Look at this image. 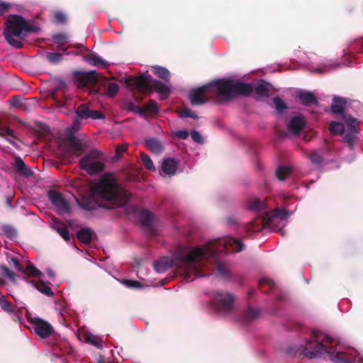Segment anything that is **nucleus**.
I'll use <instances>...</instances> for the list:
<instances>
[{"label": "nucleus", "instance_id": "f257e3e1", "mask_svg": "<svg viewBox=\"0 0 363 363\" xmlns=\"http://www.w3.org/2000/svg\"><path fill=\"white\" fill-rule=\"evenodd\" d=\"M245 248L242 242L234 238H225L208 242L203 247H196L190 252L186 254L184 249L181 246L177 249L173 258L162 257L154 264L155 269L162 273L172 267L181 268L184 273L196 272L197 267L196 262L198 259H207L216 257L217 254L224 253L229 249L234 252H240Z\"/></svg>", "mask_w": 363, "mask_h": 363}, {"label": "nucleus", "instance_id": "f03ea898", "mask_svg": "<svg viewBox=\"0 0 363 363\" xmlns=\"http://www.w3.org/2000/svg\"><path fill=\"white\" fill-rule=\"evenodd\" d=\"M92 190L100 199V203L93 201H84L82 207L87 211L94 210L98 206L107 210L121 208L126 204L130 196L111 173L104 174Z\"/></svg>", "mask_w": 363, "mask_h": 363}, {"label": "nucleus", "instance_id": "7ed1b4c3", "mask_svg": "<svg viewBox=\"0 0 363 363\" xmlns=\"http://www.w3.org/2000/svg\"><path fill=\"white\" fill-rule=\"evenodd\" d=\"M312 340H306L304 346L296 350L289 351L295 355H301L304 357L314 359L324 357L325 355L334 363H354L352 355L343 352L337 351V347L332 346L334 339L314 330L312 331Z\"/></svg>", "mask_w": 363, "mask_h": 363}, {"label": "nucleus", "instance_id": "20e7f679", "mask_svg": "<svg viewBox=\"0 0 363 363\" xmlns=\"http://www.w3.org/2000/svg\"><path fill=\"white\" fill-rule=\"evenodd\" d=\"M125 84L132 91H137L133 93V97L138 102L143 101V94H150L153 91L152 87L159 94L162 100L167 99L170 94V89L167 85L159 80L152 81L150 75L145 76L143 74L138 77H127Z\"/></svg>", "mask_w": 363, "mask_h": 363}, {"label": "nucleus", "instance_id": "39448f33", "mask_svg": "<svg viewBox=\"0 0 363 363\" xmlns=\"http://www.w3.org/2000/svg\"><path fill=\"white\" fill-rule=\"evenodd\" d=\"M213 99L220 98L229 101L238 96H248L253 92L250 84L220 79L208 83Z\"/></svg>", "mask_w": 363, "mask_h": 363}, {"label": "nucleus", "instance_id": "423d86ee", "mask_svg": "<svg viewBox=\"0 0 363 363\" xmlns=\"http://www.w3.org/2000/svg\"><path fill=\"white\" fill-rule=\"evenodd\" d=\"M38 30V26L30 25L21 16L11 15L5 25L4 37L11 45L21 48L23 47L22 42L14 37L23 39L28 33H35Z\"/></svg>", "mask_w": 363, "mask_h": 363}, {"label": "nucleus", "instance_id": "0eeeda50", "mask_svg": "<svg viewBox=\"0 0 363 363\" xmlns=\"http://www.w3.org/2000/svg\"><path fill=\"white\" fill-rule=\"evenodd\" d=\"M101 156L102 153L99 150H91L79 160L78 166L80 169L85 171L89 175L97 174L102 172L105 167L102 162L97 160Z\"/></svg>", "mask_w": 363, "mask_h": 363}, {"label": "nucleus", "instance_id": "6e6552de", "mask_svg": "<svg viewBox=\"0 0 363 363\" xmlns=\"http://www.w3.org/2000/svg\"><path fill=\"white\" fill-rule=\"evenodd\" d=\"M289 215V212L284 209H276L272 212H267L257 220L251 221L245 225V230L247 233H255L259 231L262 227L269 226L274 218L284 219Z\"/></svg>", "mask_w": 363, "mask_h": 363}, {"label": "nucleus", "instance_id": "1a4fd4ad", "mask_svg": "<svg viewBox=\"0 0 363 363\" xmlns=\"http://www.w3.org/2000/svg\"><path fill=\"white\" fill-rule=\"evenodd\" d=\"M235 296L227 291L218 290L212 294V304L215 309L223 314H228L234 310Z\"/></svg>", "mask_w": 363, "mask_h": 363}, {"label": "nucleus", "instance_id": "9d476101", "mask_svg": "<svg viewBox=\"0 0 363 363\" xmlns=\"http://www.w3.org/2000/svg\"><path fill=\"white\" fill-rule=\"evenodd\" d=\"M73 80L79 86L95 85L101 80V76L94 70L89 72L75 71L73 72Z\"/></svg>", "mask_w": 363, "mask_h": 363}, {"label": "nucleus", "instance_id": "9b49d317", "mask_svg": "<svg viewBox=\"0 0 363 363\" xmlns=\"http://www.w3.org/2000/svg\"><path fill=\"white\" fill-rule=\"evenodd\" d=\"M213 99L209 84H207L189 92V100L192 106L201 105Z\"/></svg>", "mask_w": 363, "mask_h": 363}, {"label": "nucleus", "instance_id": "f8f14e48", "mask_svg": "<svg viewBox=\"0 0 363 363\" xmlns=\"http://www.w3.org/2000/svg\"><path fill=\"white\" fill-rule=\"evenodd\" d=\"M48 197L52 204L57 209L59 213H70L69 205L61 192L54 189H50L48 191Z\"/></svg>", "mask_w": 363, "mask_h": 363}, {"label": "nucleus", "instance_id": "ddd939ff", "mask_svg": "<svg viewBox=\"0 0 363 363\" xmlns=\"http://www.w3.org/2000/svg\"><path fill=\"white\" fill-rule=\"evenodd\" d=\"M35 333L41 338H47L54 333L52 326L47 321L40 318H35L32 320Z\"/></svg>", "mask_w": 363, "mask_h": 363}, {"label": "nucleus", "instance_id": "4468645a", "mask_svg": "<svg viewBox=\"0 0 363 363\" xmlns=\"http://www.w3.org/2000/svg\"><path fill=\"white\" fill-rule=\"evenodd\" d=\"M77 116L81 119H102L104 114L100 111L91 110L86 104L79 105L75 111Z\"/></svg>", "mask_w": 363, "mask_h": 363}, {"label": "nucleus", "instance_id": "2eb2a0df", "mask_svg": "<svg viewBox=\"0 0 363 363\" xmlns=\"http://www.w3.org/2000/svg\"><path fill=\"white\" fill-rule=\"evenodd\" d=\"M138 218L143 227L151 235L155 234L153 215L148 210L143 209L138 213Z\"/></svg>", "mask_w": 363, "mask_h": 363}, {"label": "nucleus", "instance_id": "dca6fc26", "mask_svg": "<svg viewBox=\"0 0 363 363\" xmlns=\"http://www.w3.org/2000/svg\"><path fill=\"white\" fill-rule=\"evenodd\" d=\"M69 148L72 154L77 157H80L86 150V147L82 144L80 139L74 135L68 137Z\"/></svg>", "mask_w": 363, "mask_h": 363}, {"label": "nucleus", "instance_id": "f3484780", "mask_svg": "<svg viewBox=\"0 0 363 363\" xmlns=\"http://www.w3.org/2000/svg\"><path fill=\"white\" fill-rule=\"evenodd\" d=\"M305 126V121L301 116L293 117L287 124V128L289 132L294 135H298Z\"/></svg>", "mask_w": 363, "mask_h": 363}, {"label": "nucleus", "instance_id": "a211bd4d", "mask_svg": "<svg viewBox=\"0 0 363 363\" xmlns=\"http://www.w3.org/2000/svg\"><path fill=\"white\" fill-rule=\"evenodd\" d=\"M84 60L89 64L98 68H106L109 66V63L107 61L101 58L94 53L84 56Z\"/></svg>", "mask_w": 363, "mask_h": 363}, {"label": "nucleus", "instance_id": "6ab92c4d", "mask_svg": "<svg viewBox=\"0 0 363 363\" xmlns=\"http://www.w3.org/2000/svg\"><path fill=\"white\" fill-rule=\"evenodd\" d=\"M346 104V100L344 98L339 96H334L333 99V103L331 104V111L335 114H345V106Z\"/></svg>", "mask_w": 363, "mask_h": 363}, {"label": "nucleus", "instance_id": "aec40b11", "mask_svg": "<svg viewBox=\"0 0 363 363\" xmlns=\"http://www.w3.org/2000/svg\"><path fill=\"white\" fill-rule=\"evenodd\" d=\"M145 144L155 154H160L164 150L162 143L156 138L145 140Z\"/></svg>", "mask_w": 363, "mask_h": 363}, {"label": "nucleus", "instance_id": "412c9836", "mask_svg": "<svg viewBox=\"0 0 363 363\" xmlns=\"http://www.w3.org/2000/svg\"><path fill=\"white\" fill-rule=\"evenodd\" d=\"M8 120L6 118H0V136L4 137L6 140L10 143H13L12 141L8 138L10 137L11 138H16L13 131L7 127Z\"/></svg>", "mask_w": 363, "mask_h": 363}, {"label": "nucleus", "instance_id": "4be33fe9", "mask_svg": "<svg viewBox=\"0 0 363 363\" xmlns=\"http://www.w3.org/2000/svg\"><path fill=\"white\" fill-rule=\"evenodd\" d=\"M14 169L20 174L25 177H29L32 175L33 173L31 169L27 167L26 163L20 157H16L15 158Z\"/></svg>", "mask_w": 363, "mask_h": 363}, {"label": "nucleus", "instance_id": "5701e85b", "mask_svg": "<svg viewBox=\"0 0 363 363\" xmlns=\"http://www.w3.org/2000/svg\"><path fill=\"white\" fill-rule=\"evenodd\" d=\"M298 99L301 102L305 105H317L318 104V100L314 94L310 91H301L298 94Z\"/></svg>", "mask_w": 363, "mask_h": 363}, {"label": "nucleus", "instance_id": "b1692460", "mask_svg": "<svg viewBox=\"0 0 363 363\" xmlns=\"http://www.w3.org/2000/svg\"><path fill=\"white\" fill-rule=\"evenodd\" d=\"M177 169V162L174 159L167 158L164 160V161L162 162V169L165 174L168 175L174 174Z\"/></svg>", "mask_w": 363, "mask_h": 363}, {"label": "nucleus", "instance_id": "393cba45", "mask_svg": "<svg viewBox=\"0 0 363 363\" xmlns=\"http://www.w3.org/2000/svg\"><path fill=\"white\" fill-rule=\"evenodd\" d=\"M342 118L347 125L350 131L356 133H360V128H359V121H358L357 118L347 114H343Z\"/></svg>", "mask_w": 363, "mask_h": 363}, {"label": "nucleus", "instance_id": "a878e982", "mask_svg": "<svg viewBox=\"0 0 363 363\" xmlns=\"http://www.w3.org/2000/svg\"><path fill=\"white\" fill-rule=\"evenodd\" d=\"M102 83L106 86V94L110 97L116 95L119 90V86L116 82H110L105 78H101Z\"/></svg>", "mask_w": 363, "mask_h": 363}, {"label": "nucleus", "instance_id": "bb28decb", "mask_svg": "<svg viewBox=\"0 0 363 363\" xmlns=\"http://www.w3.org/2000/svg\"><path fill=\"white\" fill-rule=\"evenodd\" d=\"M93 232L88 228L80 229L77 233V239L84 244H89L92 240Z\"/></svg>", "mask_w": 363, "mask_h": 363}, {"label": "nucleus", "instance_id": "cd10ccee", "mask_svg": "<svg viewBox=\"0 0 363 363\" xmlns=\"http://www.w3.org/2000/svg\"><path fill=\"white\" fill-rule=\"evenodd\" d=\"M247 206L250 211L256 212H260L266 208L265 203L258 198L249 199Z\"/></svg>", "mask_w": 363, "mask_h": 363}, {"label": "nucleus", "instance_id": "c85d7f7f", "mask_svg": "<svg viewBox=\"0 0 363 363\" xmlns=\"http://www.w3.org/2000/svg\"><path fill=\"white\" fill-rule=\"evenodd\" d=\"M85 341L98 349H101L103 347L102 340L99 337L91 333H86L85 335Z\"/></svg>", "mask_w": 363, "mask_h": 363}, {"label": "nucleus", "instance_id": "c756f323", "mask_svg": "<svg viewBox=\"0 0 363 363\" xmlns=\"http://www.w3.org/2000/svg\"><path fill=\"white\" fill-rule=\"evenodd\" d=\"M52 22L56 24H66L67 22V17L65 12L55 10L52 11Z\"/></svg>", "mask_w": 363, "mask_h": 363}, {"label": "nucleus", "instance_id": "7c9ffc66", "mask_svg": "<svg viewBox=\"0 0 363 363\" xmlns=\"http://www.w3.org/2000/svg\"><path fill=\"white\" fill-rule=\"evenodd\" d=\"M152 69L154 74H155L159 78L166 82L169 81L170 78V72L167 69L157 65L154 66Z\"/></svg>", "mask_w": 363, "mask_h": 363}, {"label": "nucleus", "instance_id": "2f4dec72", "mask_svg": "<svg viewBox=\"0 0 363 363\" xmlns=\"http://www.w3.org/2000/svg\"><path fill=\"white\" fill-rule=\"evenodd\" d=\"M46 58L52 65L58 64L64 59L63 53L59 52H48L46 53Z\"/></svg>", "mask_w": 363, "mask_h": 363}, {"label": "nucleus", "instance_id": "473e14b6", "mask_svg": "<svg viewBox=\"0 0 363 363\" xmlns=\"http://www.w3.org/2000/svg\"><path fill=\"white\" fill-rule=\"evenodd\" d=\"M259 315V311L258 309L249 308L242 315V319L245 322H250L256 319Z\"/></svg>", "mask_w": 363, "mask_h": 363}, {"label": "nucleus", "instance_id": "72a5a7b5", "mask_svg": "<svg viewBox=\"0 0 363 363\" xmlns=\"http://www.w3.org/2000/svg\"><path fill=\"white\" fill-rule=\"evenodd\" d=\"M53 228L60 235V236L66 241L70 240L69 233L67 228L60 223H56Z\"/></svg>", "mask_w": 363, "mask_h": 363}, {"label": "nucleus", "instance_id": "f704fd0d", "mask_svg": "<svg viewBox=\"0 0 363 363\" xmlns=\"http://www.w3.org/2000/svg\"><path fill=\"white\" fill-rule=\"evenodd\" d=\"M255 94L257 96V99H259L260 97H267L269 94V89L267 84H258L255 86Z\"/></svg>", "mask_w": 363, "mask_h": 363}, {"label": "nucleus", "instance_id": "c9c22d12", "mask_svg": "<svg viewBox=\"0 0 363 363\" xmlns=\"http://www.w3.org/2000/svg\"><path fill=\"white\" fill-rule=\"evenodd\" d=\"M34 286L40 292L45 294L48 296H52L54 294L51 288L46 285L43 281H35L34 283Z\"/></svg>", "mask_w": 363, "mask_h": 363}, {"label": "nucleus", "instance_id": "e433bc0d", "mask_svg": "<svg viewBox=\"0 0 363 363\" xmlns=\"http://www.w3.org/2000/svg\"><path fill=\"white\" fill-rule=\"evenodd\" d=\"M143 108L145 109V113L147 112L151 115H157L159 112L158 104L153 99H150L147 104H145Z\"/></svg>", "mask_w": 363, "mask_h": 363}, {"label": "nucleus", "instance_id": "4c0bfd02", "mask_svg": "<svg viewBox=\"0 0 363 363\" xmlns=\"http://www.w3.org/2000/svg\"><path fill=\"white\" fill-rule=\"evenodd\" d=\"M308 158L313 164L317 166H321L324 162L323 157L316 150H312L308 155Z\"/></svg>", "mask_w": 363, "mask_h": 363}, {"label": "nucleus", "instance_id": "58836bf2", "mask_svg": "<svg viewBox=\"0 0 363 363\" xmlns=\"http://www.w3.org/2000/svg\"><path fill=\"white\" fill-rule=\"evenodd\" d=\"M329 129L333 134L341 135L345 132L344 124L336 121L330 122Z\"/></svg>", "mask_w": 363, "mask_h": 363}, {"label": "nucleus", "instance_id": "ea45409f", "mask_svg": "<svg viewBox=\"0 0 363 363\" xmlns=\"http://www.w3.org/2000/svg\"><path fill=\"white\" fill-rule=\"evenodd\" d=\"M259 284L260 288L263 290L264 293H268L269 291L272 290L275 286L274 281L267 278L262 279L259 281Z\"/></svg>", "mask_w": 363, "mask_h": 363}, {"label": "nucleus", "instance_id": "a19ab883", "mask_svg": "<svg viewBox=\"0 0 363 363\" xmlns=\"http://www.w3.org/2000/svg\"><path fill=\"white\" fill-rule=\"evenodd\" d=\"M53 43L57 45H65L68 42L69 36L63 33H57L52 36Z\"/></svg>", "mask_w": 363, "mask_h": 363}, {"label": "nucleus", "instance_id": "79ce46f5", "mask_svg": "<svg viewBox=\"0 0 363 363\" xmlns=\"http://www.w3.org/2000/svg\"><path fill=\"white\" fill-rule=\"evenodd\" d=\"M2 232L6 237L11 240H13L17 237V231L14 227L10 225H4L1 227Z\"/></svg>", "mask_w": 363, "mask_h": 363}, {"label": "nucleus", "instance_id": "37998d69", "mask_svg": "<svg viewBox=\"0 0 363 363\" xmlns=\"http://www.w3.org/2000/svg\"><path fill=\"white\" fill-rule=\"evenodd\" d=\"M356 133L354 132H348L344 136V142L350 147L353 148L354 144L357 140Z\"/></svg>", "mask_w": 363, "mask_h": 363}, {"label": "nucleus", "instance_id": "c03bdc74", "mask_svg": "<svg viewBox=\"0 0 363 363\" xmlns=\"http://www.w3.org/2000/svg\"><path fill=\"white\" fill-rule=\"evenodd\" d=\"M291 174V169L287 167H279L276 171L277 178L283 181Z\"/></svg>", "mask_w": 363, "mask_h": 363}, {"label": "nucleus", "instance_id": "a18cd8bd", "mask_svg": "<svg viewBox=\"0 0 363 363\" xmlns=\"http://www.w3.org/2000/svg\"><path fill=\"white\" fill-rule=\"evenodd\" d=\"M0 307L6 313H12L14 311V306L11 302L6 300L4 296L0 297Z\"/></svg>", "mask_w": 363, "mask_h": 363}, {"label": "nucleus", "instance_id": "49530a36", "mask_svg": "<svg viewBox=\"0 0 363 363\" xmlns=\"http://www.w3.org/2000/svg\"><path fill=\"white\" fill-rule=\"evenodd\" d=\"M23 272L30 277H40L42 275V272L31 262L28 264L26 269Z\"/></svg>", "mask_w": 363, "mask_h": 363}, {"label": "nucleus", "instance_id": "de8ad7c7", "mask_svg": "<svg viewBox=\"0 0 363 363\" xmlns=\"http://www.w3.org/2000/svg\"><path fill=\"white\" fill-rule=\"evenodd\" d=\"M127 109L130 111L133 112L134 113H137L142 116H145V109H144L142 107L137 106L133 102H129L127 104Z\"/></svg>", "mask_w": 363, "mask_h": 363}, {"label": "nucleus", "instance_id": "09e8293b", "mask_svg": "<svg viewBox=\"0 0 363 363\" xmlns=\"http://www.w3.org/2000/svg\"><path fill=\"white\" fill-rule=\"evenodd\" d=\"M274 103L279 113H283L284 110L287 109L285 102L279 97H275L274 99Z\"/></svg>", "mask_w": 363, "mask_h": 363}, {"label": "nucleus", "instance_id": "8fccbe9b", "mask_svg": "<svg viewBox=\"0 0 363 363\" xmlns=\"http://www.w3.org/2000/svg\"><path fill=\"white\" fill-rule=\"evenodd\" d=\"M141 157H142L143 164L145 167L146 169H147L149 170H154L155 169L153 162L152 161V160L150 159V157L149 156H147L145 154H142Z\"/></svg>", "mask_w": 363, "mask_h": 363}, {"label": "nucleus", "instance_id": "3c124183", "mask_svg": "<svg viewBox=\"0 0 363 363\" xmlns=\"http://www.w3.org/2000/svg\"><path fill=\"white\" fill-rule=\"evenodd\" d=\"M1 269L4 273V275H6L12 282H14L16 281V275L13 272L10 270L9 267H7L5 265H1Z\"/></svg>", "mask_w": 363, "mask_h": 363}, {"label": "nucleus", "instance_id": "603ef678", "mask_svg": "<svg viewBox=\"0 0 363 363\" xmlns=\"http://www.w3.org/2000/svg\"><path fill=\"white\" fill-rule=\"evenodd\" d=\"M179 116L181 118H187L190 117L194 119H197L198 116L192 112L189 108H184L179 113Z\"/></svg>", "mask_w": 363, "mask_h": 363}, {"label": "nucleus", "instance_id": "864d4df0", "mask_svg": "<svg viewBox=\"0 0 363 363\" xmlns=\"http://www.w3.org/2000/svg\"><path fill=\"white\" fill-rule=\"evenodd\" d=\"M122 282L126 286L130 288H139L142 286L141 283L136 280L123 279Z\"/></svg>", "mask_w": 363, "mask_h": 363}, {"label": "nucleus", "instance_id": "5fc2aeb1", "mask_svg": "<svg viewBox=\"0 0 363 363\" xmlns=\"http://www.w3.org/2000/svg\"><path fill=\"white\" fill-rule=\"evenodd\" d=\"M216 269H217V271L223 277H226L228 276L229 273H228V270L227 269V267L223 265V264L221 263H217V265H216Z\"/></svg>", "mask_w": 363, "mask_h": 363}, {"label": "nucleus", "instance_id": "6e6d98bb", "mask_svg": "<svg viewBox=\"0 0 363 363\" xmlns=\"http://www.w3.org/2000/svg\"><path fill=\"white\" fill-rule=\"evenodd\" d=\"M11 4L4 1H0V16L4 15L11 9Z\"/></svg>", "mask_w": 363, "mask_h": 363}, {"label": "nucleus", "instance_id": "4d7b16f0", "mask_svg": "<svg viewBox=\"0 0 363 363\" xmlns=\"http://www.w3.org/2000/svg\"><path fill=\"white\" fill-rule=\"evenodd\" d=\"M191 137L192 140L196 143H203V139H202L201 134L196 130H192L191 132Z\"/></svg>", "mask_w": 363, "mask_h": 363}, {"label": "nucleus", "instance_id": "13d9d810", "mask_svg": "<svg viewBox=\"0 0 363 363\" xmlns=\"http://www.w3.org/2000/svg\"><path fill=\"white\" fill-rule=\"evenodd\" d=\"M11 262L13 264V266L18 269L19 272H24V269L21 266V263L19 262L18 259L16 257H12L11 259Z\"/></svg>", "mask_w": 363, "mask_h": 363}, {"label": "nucleus", "instance_id": "bf43d9fd", "mask_svg": "<svg viewBox=\"0 0 363 363\" xmlns=\"http://www.w3.org/2000/svg\"><path fill=\"white\" fill-rule=\"evenodd\" d=\"M189 135L187 130H179L175 133V136L181 140H186Z\"/></svg>", "mask_w": 363, "mask_h": 363}, {"label": "nucleus", "instance_id": "052dcab7", "mask_svg": "<svg viewBox=\"0 0 363 363\" xmlns=\"http://www.w3.org/2000/svg\"><path fill=\"white\" fill-rule=\"evenodd\" d=\"M58 50L61 52H62V53L64 54H66V55H68L69 52H67V49H68V47H65V45H57Z\"/></svg>", "mask_w": 363, "mask_h": 363}, {"label": "nucleus", "instance_id": "680f3d73", "mask_svg": "<svg viewBox=\"0 0 363 363\" xmlns=\"http://www.w3.org/2000/svg\"><path fill=\"white\" fill-rule=\"evenodd\" d=\"M125 151V147L117 146L116 149V153L118 156H119L122 152Z\"/></svg>", "mask_w": 363, "mask_h": 363}, {"label": "nucleus", "instance_id": "e2e57ef3", "mask_svg": "<svg viewBox=\"0 0 363 363\" xmlns=\"http://www.w3.org/2000/svg\"><path fill=\"white\" fill-rule=\"evenodd\" d=\"M332 67V65H325L322 68H318L317 69V71L320 73H323L327 70H328L330 67Z\"/></svg>", "mask_w": 363, "mask_h": 363}, {"label": "nucleus", "instance_id": "0e129e2a", "mask_svg": "<svg viewBox=\"0 0 363 363\" xmlns=\"http://www.w3.org/2000/svg\"><path fill=\"white\" fill-rule=\"evenodd\" d=\"M47 274H48L49 277H54V272L52 270H50V269L47 271Z\"/></svg>", "mask_w": 363, "mask_h": 363}, {"label": "nucleus", "instance_id": "69168bd1", "mask_svg": "<svg viewBox=\"0 0 363 363\" xmlns=\"http://www.w3.org/2000/svg\"><path fill=\"white\" fill-rule=\"evenodd\" d=\"M228 223H230V224L235 223V220L233 218H231L228 219Z\"/></svg>", "mask_w": 363, "mask_h": 363}, {"label": "nucleus", "instance_id": "338daca9", "mask_svg": "<svg viewBox=\"0 0 363 363\" xmlns=\"http://www.w3.org/2000/svg\"><path fill=\"white\" fill-rule=\"evenodd\" d=\"M11 201H12V198H11V197H9V198L7 199V201H8V203H9V205H11Z\"/></svg>", "mask_w": 363, "mask_h": 363}, {"label": "nucleus", "instance_id": "774afa93", "mask_svg": "<svg viewBox=\"0 0 363 363\" xmlns=\"http://www.w3.org/2000/svg\"><path fill=\"white\" fill-rule=\"evenodd\" d=\"M75 47L77 48H79L82 47V44H76Z\"/></svg>", "mask_w": 363, "mask_h": 363}]
</instances>
